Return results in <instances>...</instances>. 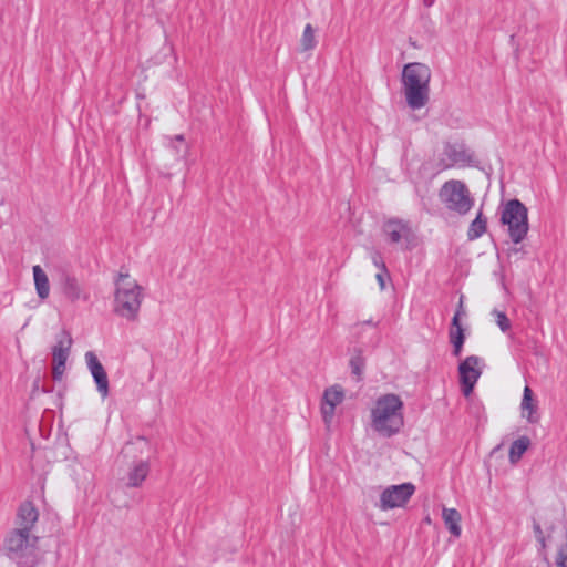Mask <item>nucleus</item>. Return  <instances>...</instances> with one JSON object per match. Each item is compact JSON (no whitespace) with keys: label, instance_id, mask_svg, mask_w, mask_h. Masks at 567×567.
I'll return each instance as SVG.
<instances>
[{"label":"nucleus","instance_id":"obj_4","mask_svg":"<svg viewBox=\"0 0 567 567\" xmlns=\"http://www.w3.org/2000/svg\"><path fill=\"white\" fill-rule=\"evenodd\" d=\"M4 551L18 567H34L40 561L39 536L9 532L4 539Z\"/></svg>","mask_w":567,"mask_h":567},{"label":"nucleus","instance_id":"obj_22","mask_svg":"<svg viewBox=\"0 0 567 567\" xmlns=\"http://www.w3.org/2000/svg\"><path fill=\"white\" fill-rule=\"evenodd\" d=\"M529 445V439L527 436H522L515 440L509 447V461L511 463H516L520 460L523 454L526 452Z\"/></svg>","mask_w":567,"mask_h":567},{"label":"nucleus","instance_id":"obj_25","mask_svg":"<svg viewBox=\"0 0 567 567\" xmlns=\"http://www.w3.org/2000/svg\"><path fill=\"white\" fill-rule=\"evenodd\" d=\"M493 313L495 315L496 324L498 326V328L503 332L508 331L511 329V322H509V319L507 318L506 313L503 311H497V310H495Z\"/></svg>","mask_w":567,"mask_h":567},{"label":"nucleus","instance_id":"obj_24","mask_svg":"<svg viewBox=\"0 0 567 567\" xmlns=\"http://www.w3.org/2000/svg\"><path fill=\"white\" fill-rule=\"evenodd\" d=\"M301 45L305 51L312 50L317 45L313 28L309 23L303 29Z\"/></svg>","mask_w":567,"mask_h":567},{"label":"nucleus","instance_id":"obj_3","mask_svg":"<svg viewBox=\"0 0 567 567\" xmlns=\"http://www.w3.org/2000/svg\"><path fill=\"white\" fill-rule=\"evenodd\" d=\"M114 285V312L128 321H135L144 298L143 287L128 274L122 272L117 275Z\"/></svg>","mask_w":567,"mask_h":567},{"label":"nucleus","instance_id":"obj_35","mask_svg":"<svg viewBox=\"0 0 567 567\" xmlns=\"http://www.w3.org/2000/svg\"><path fill=\"white\" fill-rule=\"evenodd\" d=\"M175 141H177V142H184V141H185V137H184V135L178 134V135H176V136H175Z\"/></svg>","mask_w":567,"mask_h":567},{"label":"nucleus","instance_id":"obj_28","mask_svg":"<svg viewBox=\"0 0 567 567\" xmlns=\"http://www.w3.org/2000/svg\"><path fill=\"white\" fill-rule=\"evenodd\" d=\"M538 543V553L543 556L544 560L548 561L546 549H547V537H540L536 539Z\"/></svg>","mask_w":567,"mask_h":567},{"label":"nucleus","instance_id":"obj_18","mask_svg":"<svg viewBox=\"0 0 567 567\" xmlns=\"http://www.w3.org/2000/svg\"><path fill=\"white\" fill-rule=\"evenodd\" d=\"M520 410L522 415L526 417L529 423L538 422L539 416L536 413L537 404L534 401L533 391L528 385L524 388Z\"/></svg>","mask_w":567,"mask_h":567},{"label":"nucleus","instance_id":"obj_36","mask_svg":"<svg viewBox=\"0 0 567 567\" xmlns=\"http://www.w3.org/2000/svg\"><path fill=\"white\" fill-rule=\"evenodd\" d=\"M553 530H554V526H550V527L548 528L549 534H550V533H553Z\"/></svg>","mask_w":567,"mask_h":567},{"label":"nucleus","instance_id":"obj_33","mask_svg":"<svg viewBox=\"0 0 567 567\" xmlns=\"http://www.w3.org/2000/svg\"><path fill=\"white\" fill-rule=\"evenodd\" d=\"M456 312H458V313H460V317H461L462 315H464V309H463V298H462V297H461V299H460V303H458V308H457Z\"/></svg>","mask_w":567,"mask_h":567},{"label":"nucleus","instance_id":"obj_10","mask_svg":"<svg viewBox=\"0 0 567 567\" xmlns=\"http://www.w3.org/2000/svg\"><path fill=\"white\" fill-rule=\"evenodd\" d=\"M72 346L71 334L63 330L56 338V343L52 348L53 367L52 377L55 381H60L65 371V363L70 354Z\"/></svg>","mask_w":567,"mask_h":567},{"label":"nucleus","instance_id":"obj_29","mask_svg":"<svg viewBox=\"0 0 567 567\" xmlns=\"http://www.w3.org/2000/svg\"><path fill=\"white\" fill-rule=\"evenodd\" d=\"M533 532H534V535H535V538L538 539L540 537H546L543 529H542V526L540 524L533 519Z\"/></svg>","mask_w":567,"mask_h":567},{"label":"nucleus","instance_id":"obj_26","mask_svg":"<svg viewBox=\"0 0 567 567\" xmlns=\"http://www.w3.org/2000/svg\"><path fill=\"white\" fill-rule=\"evenodd\" d=\"M450 342H464L465 336L463 329H451L450 330Z\"/></svg>","mask_w":567,"mask_h":567},{"label":"nucleus","instance_id":"obj_11","mask_svg":"<svg viewBox=\"0 0 567 567\" xmlns=\"http://www.w3.org/2000/svg\"><path fill=\"white\" fill-rule=\"evenodd\" d=\"M482 360L477 355L466 357L458 365L460 382L462 392L468 396L478 381L482 369L480 368Z\"/></svg>","mask_w":567,"mask_h":567},{"label":"nucleus","instance_id":"obj_30","mask_svg":"<svg viewBox=\"0 0 567 567\" xmlns=\"http://www.w3.org/2000/svg\"><path fill=\"white\" fill-rule=\"evenodd\" d=\"M452 344H453V354L455 357H460L464 342H458V343L452 342Z\"/></svg>","mask_w":567,"mask_h":567},{"label":"nucleus","instance_id":"obj_2","mask_svg":"<svg viewBox=\"0 0 567 567\" xmlns=\"http://www.w3.org/2000/svg\"><path fill=\"white\" fill-rule=\"evenodd\" d=\"M430 68L420 62H411L402 70V86L406 104L412 110L424 107L430 100Z\"/></svg>","mask_w":567,"mask_h":567},{"label":"nucleus","instance_id":"obj_13","mask_svg":"<svg viewBox=\"0 0 567 567\" xmlns=\"http://www.w3.org/2000/svg\"><path fill=\"white\" fill-rule=\"evenodd\" d=\"M39 519V512L30 501L23 502L17 511L16 527L11 532L23 534H34V528Z\"/></svg>","mask_w":567,"mask_h":567},{"label":"nucleus","instance_id":"obj_7","mask_svg":"<svg viewBox=\"0 0 567 567\" xmlns=\"http://www.w3.org/2000/svg\"><path fill=\"white\" fill-rule=\"evenodd\" d=\"M475 156L464 143H447L444 145L442 157L437 161V168L445 171L455 166H472Z\"/></svg>","mask_w":567,"mask_h":567},{"label":"nucleus","instance_id":"obj_6","mask_svg":"<svg viewBox=\"0 0 567 567\" xmlns=\"http://www.w3.org/2000/svg\"><path fill=\"white\" fill-rule=\"evenodd\" d=\"M439 197L449 210L460 215L467 214L474 205L467 186L458 179L445 182L440 189Z\"/></svg>","mask_w":567,"mask_h":567},{"label":"nucleus","instance_id":"obj_31","mask_svg":"<svg viewBox=\"0 0 567 567\" xmlns=\"http://www.w3.org/2000/svg\"><path fill=\"white\" fill-rule=\"evenodd\" d=\"M385 276H388V274H384L382 270H380V272H378L375 276L381 289H384V287H385V282H384Z\"/></svg>","mask_w":567,"mask_h":567},{"label":"nucleus","instance_id":"obj_32","mask_svg":"<svg viewBox=\"0 0 567 567\" xmlns=\"http://www.w3.org/2000/svg\"><path fill=\"white\" fill-rule=\"evenodd\" d=\"M451 329H463L460 323V313L455 312L453 319H452V328Z\"/></svg>","mask_w":567,"mask_h":567},{"label":"nucleus","instance_id":"obj_20","mask_svg":"<svg viewBox=\"0 0 567 567\" xmlns=\"http://www.w3.org/2000/svg\"><path fill=\"white\" fill-rule=\"evenodd\" d=\"M442 518L449 532L454 537H460L462 533L461 528V514L455 508H446L444 507L442 511Z\"/></svg>","mask_w":567,"mask_h":567},{"label":"nucleus","instance_id":"obj_14","mask_svg":"<svg viewBox=\"0 0 567 567\" xmlns=\"http://www.w3.org/2000/svg\"><path fill=\"white\" fill-rule=\"evenodd\" d=\"M85 362L87 365V369L96 384V390L100 393V395L105 399L110 393V386H109V378L106 374V371L102 363L100 362L99 358L93 351H87L85 353Z\"/></svg>","mask_w":567,"mask_h":567},{"label":"nucleus","instance_id":"obj_1","mask_svg":"<svg viewBox=\"0 0 567 567\" xmlns=\"http://www.w3.org/2000/svg\"><path fill=\"white\" fill-rule=\"evenodd\" d=\"M370 417L375 433L383 437L394 436L404 425L402 400L393 393L379 396L371 409Z\"/></svg>","mask_w":567,"mask_h":567},{"label":"nucleus","instance_id":"obj_9","mask_svg":"<svg viewBox=\"0 0 567 567\" xmlns=\"http://www.w3.org/2000/svg\"><path fill=\"white\" fill-rule=\"evenodd\" d=\"M56 285L62 295L71 302L87 301L90 299L89 291L81 285L79 279L64 268L58 270Z\"/></svg>","mask_w":567,"mask_h":567},{"label":"nucleus","instance_id":"obj_21","mask_svg":"<svg viewBox=\"0 0 567 567\" xmlns=\"http://www.w3.org/2000/svg\"><path fill=\"white\" fill-rule=\"evenodd\" d=\"M487 220L483 217L482 212L477 214L475 219L471 223L467 237L470 240H475L482 237L486 231Z\"/></svg>","mask_w":567,"mask_h":567},{"label":"nucleus","instance_id":"obj_17","mask_svg":"<svg viewBox=\"0 0 567 567\" xmlns=\"http://www.w3.org/2000/svg\"><path fill=\"white\" fill-rule=\"evenodd\" d=\"M150 463L148 461H138L132 464L127 472V482L126 485L128 487H140L143 482L146 480L150 473Z\"/></svg>","mask_w":567,"mask_h":567},{"label":"nucleus","instance_id":"obj_19","mask_svg":"<svg viewBox=\"0 0 567 567\" xmlns=\"http://www.w3.org/2000/svg\"><path fill=\"white\" fill-rule=\"evenodd\" d=\"M33 281L38 297L45 300L50 295V282L48 275L40 265L32 267Z\"/></svg>","mask_w":567,"mask_h":567},{"label":"nucleus","instance_id":"obj_34","mask_svg":"<svg viewBox=\"0 0 567 567\" xmlns=\"http://www.w3.org/2000/svg\"><path fill=\"white\" fill-rule=\"evenodd\" d=\"M435 0H423V4L426 7V8H430L434 4Z\"/></svg>","mask_w":567,"mask_h":567},{"label":"nucleus","instance_id":"obj_27","mask_svg":"<svg viewBox=\"0 0 567 567\" xmlns=\"http://www.w3.org/2000/svg\"><path fill=\"white\" fill-rule=\"evenodd\" d=\"M372 262L373 265L379 268L380 270H382L384 274H388V269H386V266L381 257V255L379 252H374L373 256H372Z\"/></svg>","mask_w":567,"mask_h":567},{"label":"nucleus","instance_id":"obj_23","mask_svg":"<svg viewBox=\"0 0 567 567\" xmlns=\"http://www.w3.org/2000/svg\"><path fill=\"white\" fill-rule=\"evenodd\" d=\"M349 365L351 373L357 378L358 381H360L365 367V359L361 349L354 350V353L350 358Z\"/></svg>","mask_w":567,"mask_h":567},{"label":"nucleus","instance_id":"obj_15","mask_svg":"<svg viewBox=\"0 0 567 567\" xmlns=\"http://www.w3.org/2000/svg\"><path fill=\"white\" fill-rule=\"evenodd\" d=\"M344 400V391L341 385L334 384L324 390L321 403V414L326 424H329L333 416L336 406Z\"/></svg>","mask_w":567,"mask_h":567},{"label":"nucleus","instance_id":"obj_5","mask_svg":"<svg viewBox=\"0 0 567 567\" xmlns=\"http://www.w3.org/2000/svg\"><path fill=\"white\" fill-rule=\"evenodd\" d=\"M501 223L507 226L511 240L520 244L529 230L527 207L519 199H509L502 209Z\"/></svg>","mask_w":567,"mask_h":567},{"label":"nucleus","instance_id":"obj_12","mask_svg":"<svg viewBox=\"0 0 567 567\" xmlns=\"http://www.w3.org/2000/svg\"><path fill=\"white\" fill-rule=\"evenodd\" d=\"M351 338L363 347H377L381 339L379 323L370 319L353 324L351 328Z\"/></svg>","mask_w":567,"mask_h":567},{"label":"nucleus","instance_id":"obj_16","mask_svg":"<svg viewBox=\"0 0 567 567\" xmlns=\"http://www.w3.org/2000/svg\"><path fill=\"white\" fill-rule=\"evenodd\" d=\"M384 231L392 244H399L402 239L410 243L414 237L409 223L396 218L384 224Z\"/></svg>","mask_w":567,"mask_h":567},{"label":"nucleus","instance_id":"obj_8","mask_svg":"<svg viewBox=\"0 0 567 567\" xmlns=\"http://www.w3.org/2000/svg\"><path fill=\"white\" fill-rule=\"evenodd\" d=\"M414 492L415 486L410 482L390 485L382 491L379 507L382 511L403 507L413 496Z\"/></svg>","mask_w":567,"mask_h":567}]
</instances>
